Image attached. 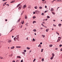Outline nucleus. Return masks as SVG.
<instances>
[{
    "mask_svg": "<svg viewBox=\"0 0 62 62\" xmlns=\"http://www.w3.org/2000/svg\"><path fill=\"white\" fill-rule=\"evenodd\" d=\"M21 8H22V6L20 5L18 8V9L20 10V9H21Z\"/></svg>",
    "mask_w": 62,
    "mask_h": 62,
    "instance_id": "f257e3e1",
    "label": "nucleus"
},
{
    "mask_svg": "<svg viewBox=\"0 0 62 62\" xmlns=\"http://www.w3.org/2000/svg\"><path fill=\"white\" fill-rule=\"evenodd\" d=\"M26 7V5H24L23 7V9H24Z\"/></svg>",
    "mask_w": 62,
    "mask_h": 62,
    "instance_id": "f03ea898",
    "label": "nucleus"
},
{
    "mask_svg": "<svg viewBox=\"0 0 62 62\" xmlns=\"http://www.w3.org/2000/svg\"><path fill=\"white\" fill-rule=\"evenodd\" d=\"M11 40H9L8 42V43H10V42H11Z\"/></svg>",
    "mask_w": 62,
    "mask_h": 62,
    "instance_id": "7ed1b4c3",
    "label": "nucleus"
},
{
    "mask_svg": "<svg viewBox=\"0 0 62 62\" xmlns=\"http://www.w3.org/2000/svg\"><path fill=\"white\" fill-rule=\"evenodd\" d=\"M25 19H27V15H25Z\"/></svg>",
    "mask_w": 62,
    "mask_h": 62,
    "instance_id": "20e7f679",
    "label": "nucleus"
},
{
    "mask_svg": "<svg viewBox=\"0 0 62 62\" xmlns=\"http://www.w3.org/2000/svg\"><path fill=\"white\" fill-rule=\"evenodd\" d=\"M57 1V2H62V0H58Z\"/></svg>",
    "mask_w": 62,
    "mask_h": 62,
    "instance_id": "39448f33",
    "label": "nucleus"
},
{
    "mask_svg": "<svg viewBox=\"0 0 62 62\" xmlns=\"http://www.w3.org/2000/svg\"><path fill=\"white\" fill-rule=\"evenodd\" d=\"M6 3H7V2H6L3 4V6H5V5H6Z\"/></svg>",
    "mask_w": 62,
    "mask_h": 62,
    "instance_id": "423d86ee",
    "label": "nucleus"
},
{
    "mask_svg": "<svg viewBox=\"0 0 62 62\" xmlns=\"http://www.w3.org/2000/svg\"><path fill=\"white\" fill-rule=\"evenodd\" d=\"M17 58H21V57L20 56H17Z\"/></svg>",
    "mask_w": 62,
    "mask_h": 62,
    "instance_id": "0eeeda50",
    "label": "nucleus"
},
{
    "mask_svg": "<svg viewBox=\"0 0 62 62\" xmlns=\"http://www.w3.org/2000/svg\"><path fill=\"white\" fill-rule=\"evenodd\" d=\"M52 57H54V53H52Z\"/></svg>",
    "mask_w": 62,
    "mask_h": 62,
    "instance_id": "6e6552de",
    "label": "nucleus"
},
{
    "mask_svg": "<svg viewBox=\"0 0 62 62\" xmlns=\"http://www.w3.org/2000/svg\"><path fill=\"white\" fill-rule=\"evenodd\" d=\"M21 23L22 24H23L24 23V21H23V20L22 21Z\"/></svg>",
    "mask_w": 62,
    "mask_h": 62,
    "instance_id": "1a4fd4ad",
    "label": "nucleus"
},
{
    "mask_svg": "<svg viewBox=\"0 0 62 62\" xmlns=\"http://www.w3.org/2000/svg\"><path fill=\"white\" fill-rule=\"evenodd\" d=\"M51 11H54V9L53 8H51Z\"/></svg>",
    "mask_w": 62,
    "mask_h": 62,
    "instance_id": "9d476101",
    "label": "nucleus"
},
{
    "mask_svg": "<svg viewBox=\"0 0 62 62\" xmlns=\"http://www.w3.org/2000/svg\"><path fill=\"white\" fill-rule=\"evenodd\" d=\"M33 31H34V32H36V31H37V30H36V29H34L33 30Z\"/></svg>",
    "mask_w": 62,
    "mask_h": 62,
    "instance_id": "9b49d317",
    "label": "nucleus"
},
{
    "mask_svg": "<svg viewBox=\"0 0 62 62\" xmlns=\"http://www.w3.org/2000/svg\"><path fill=\"white\" fill-rule=\"evenodd\" d=\"M53 58H54V57H51V60H52V59H53Z\"/></svg>",
    "mask_w": 62,
    "mask_h": 62,
    "instance_id": "f8f14e48",
    "label": "nucleus"
},
{
    "mask_svg": "<svg viewBox=\"0 0 62 62\" xmlns=\"http://www.w3.org/2000/svg\"><path fill=\"white\" fill-rule=\"evenodd\" d=\"M20 5V4H18L17 6V8L19 7Z\"/></svg>",
    "mask_w": 62,
    "mask_h": 62,
    "instance_id": "ddd939ff",
    "label": "nucleus"
},
{
    "mask_svg": "<svg viewBox=\"0 0 62 62\" xmlns=\"http://www.w3.org/2000/svg\"><path fill=\"white\" fill-rule=\"evenodd\" d=\"M16 48H21V46H16Z\"/></svg>",
    "mask_w": 62,
    "mask_h": 62,
    "instance_id": "4468645a",
    "label": "nucleus"
},
{
    "mask_svg": "<svg viewBox=\"0 0 62 62\" xmlns=\"http://www.w3.org/2000/svg\"><path fill=\"white\" fill-rule=\"evenodd\" d=\"M36 23V21H34L33 22V23Z\"/></svg>",
    "mask_w": 62,
    "mask_h": 62,
    "instance_id": "2eb2a0df",
    "label": "nucleus"
},
{
    "mask_svg": "<svg viewBox=\"0 0 62 62\" xmlns=\"http://www.w3.org/2000/svg\"><path fill=\"white\" fill-rule=\"evenodd\" d=\"M49 46V47H52V46H53V45H50Z\"/></svg>",
    "mask_w": 62,
    "mask_h": 62,
    "instance_id": "dca6fc26",
    "label": "nucleus"
},
{
    "mask_svg": "<svg viewBox=\"0 0 62 62\" xmlns=\"http://www.w3.org/2000/svg\"><path fill=\"white\" fill-rule=\"evenodd\" d=\"M34 8H35V9H37V8H38V7L37 6H35V7Z\"/></svg>",
    "mask_w": 62,
    "mask_h": 62,
    "instance_id": "f3484780",
    "label": "nucleus"
},
{
    "mask_svg": "<svg viewBox=\"0 0 62 62\" xmlns=\"http://www.w3.org/2000/svg\"><path fill=\"white\" fill-rule=\"evenodd\" d=\"M61 24H58V26H61Z\"/></svg>",
    "mask_w": 62,
    "mask_h": 62,
    "instance_id": "a211bd4d",
    "label": "nucleus"
},
{
    "mask_svg": "<svg viewBox=\"0 0 62 62\" xmlns=\"http://www.w3.org/2000/svg\"><path fill=\"white\" fill-rule=\"evenodd\" d=\"M47 19H49L50 18V16H47Z\"/></svg>",
    "mask_w": 62,
    "mask_h": 62,
    "instance_id": "6ab92c4d",
    "label": "nucleus"
},
{
    "mask_svg": "<svg viewBox=\"0 0 62 62\" xmlns=\"http://www.w3.org/2000/svg\"><path fill=\"white\" fill-rule=\"evenodd\" d=\"M14 46H13L11 47V48L12 49H14Z\"/></svg>",
    "mask_w": 62,
    "mask_h": 62,
    "instance_id": "aec40b11",
    "label": "nucleus"
},
{
    "mask_svg": "<svg viewBox=\"0 0 62 62\" xmlns=\"http://www.w3.org/2000/svg\"><path fill=\"white\" fill-rule=\"evenodd\" d=\"M26 25L27 26H28V23H26Z\"/></svg>",
    "mask_w": 62,
    "mask_h": 62,
    "instance_id": "412c9836",
    "label": "nucleus"
},
{
    "mask_svg": "<svg viewBox=\"0 0 62 62\" xmlns=\"http://www.w3.org/2000/svg\"><path fill=\"white\" fill-rule=\"evenodd\" d=\"M58 39H61V38L60 37H58Z\"/></svg>",
    "mask_w": 62,
    "mask_h": 62,
    "instance_id": "4be33fe9",
    "label": "nucleus"
},
{
    "mask_svg": "<svg viewBox=\"0 0 62 62\" xmlns=\"http://www.w3.org/2000/svg\"><path fill=\"white\" fill-rule=\"evenodd\" d=\"M42 62L44 61V58H43L42 59Z\"/></svg>",
    "mask_w": 62,
    "mask_h": 62,
    "instance_id": "5701e85b",
    "label": "nucleus"
},
{
    "mask_svg": "<svg viewBox=\"0 0 62 62\" xmlns=\"http://www.w3.org/2000/svg\"><path fill=\"white\" fill-rule=\"evenodd\" d=\"M48 30H49V29H47L46 30V32H48Z\"/></svg>",
    "mask_w": 62,
    "mask_h": 62,
    "instance_id": "b1692460",
    "label": "nucleus"
},
{
    "mask_svg": "<svg viewBox=\"0 0 62 62\" xmlns=\"http://www.w3.org/2000/svg\"><path fill=\"white\" fill-rule=\"evenodd\" d=\"M52 13L53 14H54V15L55 14H54V12H52Z\"/></svg>",
    "mask_w": 62,
    "mask_h": 62,
    "instance_id": "393cba45",
    "label": "nucleus"
},
{
    "mask_svg": "<svg viewBox=\"0 0 62 62\" xmlns=\"http://www.w3.org/2000/svg\"><path fill=\"white\" fill-rule=\"evenodd\" d=\"M42 37H43V38H44V37H45V35H42Z\"/></svg>",
    "mask_w": 62,
    "mask_h": 62,
    "instance_id": "a878e982",
    "label": "nucleus"
},
{
    "mask_svg": "<svg viewBox=\"0 0 62 62\" xmlns=\"http://www.w3.org/2000/svg\"><path fill=\"white\" fill-rule=\"evenodd\" d=\"M28 8H31V6H29Z\"/></svg>",
    "mask_w": 62,
    "mask_h": 62,
    "instance_id": "bb28decb",
    "label": "nucleus"
},
{
    "mask_svg": "<svg viewBox=\"0 0 62 62\" xmlns=\"http://www.w3.org/2000/svg\"><path fill=\"white\" fill-rule=\"evenodd\" d=\"M20 20H21V18H19L18 20V22H20Z\"/></svg>",
    "mask_w": 62,
    "mask_h": 62,
    "instance_id": "cd10ccee",
    "label": "nucleus"
},
{
    "mask_svg": "<svg viewBox=\"0 0 62 62\" xmlns=\"http://www.w3.org/2000/svg\"><path fill=\"white\" fill-rule=\"evenodd\" d=\"M43 49H42L41 51V52H43Z\"/></svg>",
    "mask_w": 62,
    "mask_h": 62,
    "instance_id": "c85d7f7f",
    "label": "nucleus"
},
{
    "mask_svg": "<svg viewBox=\"0 0 62 62\" xmlns=\"http://www.w3.org/2000/svg\"><path fill=\"white\" fill-rule=\"evenodd\" d=\"M27 49H28V50H29V49H30V48L29 47H27Z\"/></svg>",
    "mask_w": 62,
    "mask_h": 62,
    "instance_id": "c756f323",
    "label": "nucleus"
},
{
    "mask_svg": "<svg viewBox=\"0 0 62 62\" xmlns=\"http://www.w3.org/2000/svg\"><path fill=\"white\" fill-rule=\"evenodd\" d=\"M33 19H35V18H36V16H34L33 17Z\"/></svg>",
    "mask_w": 62,
    "mask_h": 62,
    "instance_id": "7c9ffc66",
    "label": "nucleus"
},
{
    "mask_svg": "<svg viewBox=\"0 0 62 62\" xmlns=\"http://www.w3.org/2000/svg\"><path fill=\"white\" fill-rule=\"evenodd\" d=\"M17 38H16V39H19V37H16Z\"/></svg>",
    "mask_w": 62,
    "mask_h": 62,
    "instance_id": "2f4dec72",
    "label": "nucleus"
},
{
    "mask_svg": "<svg viewBox=\"0 0 62 62\" xmlns=\"http://www.w3.org/2000/svg\"><path fill=\"white\" fill-rule=\"evenodd\" d=\"M41 15H44V13H42Z\"/></svg>",
    "mask_w": 62,
    "mask_h": 62,
    "instance_id": "473e14b6",
    "label": "nucleus"
},
{
    "mask_svg": "<svg viewBox=\"0 0 62 62\" xmlns=\"http://www.w3.org/2000/svg\"><path fill=\"white\" fill-rule=\"evenodd\" d=\"M56 34H58V35H59V33H58L57 32H56Z\"/></svg>",
    "mask_w": 62,
    "mask_h": 62,
    "instance_id": "72a5a7b5",
    "label": "nucleus"
},
{
    "mask_svg": "<svg viewBox=\"0 0 62 62\" xmlns=\"http://www.w3.org/2000/svg\"><path fill=\"white\" fill-rule=\"evenodd\" d=\"M36 61V59H35L33 61V62H35V61Z\"/></svg>",
    "mask_w": 62,
    "mask_h": 62,
    "instance_id": "f704fd0d",
    "label": "nucleus"
},
{
    "mask_svg": "<svg viewBox=\"0 0 62 62\" xmlns=\"http://www.w3.org/2000/svg\"><path fill=\"white\" fill-rule=\"evenodd\" d=\"M22 53L23 54H25V53H24V52H23Z\"/></svg>",
    "mask_w": 62,
    "mask_h": 62,
    "instance_id": "c9c22d12",
    "label": "nucleus"
},
{
    "mask_svg": "<svg viewBox=\"0 0 62 62\" xmlns=\"http://www.w3.org/2000/svg\"><path fill=\"white\" fill-rule=\"evenodd\" d=\"M53 26H55V27H56V25L54 24H53Z\"/></svg>",
    "mask_w": 62,
    "mask_h": 62,
    "instance_id": "e433bc0d",
    "label": "nucleus"
},
{
    "mask_svg": "<svg viewBox=\"0 0 62 62\" xmlns=\"http://www.w3.org/2000/svg\"><path fill=\"white\" fill-rule=\"evenodd\" d=\"M39 8L40 9H42V7H39Z\"/></svg>",
    "mask_w": 62,
    "mask_h": 62,
    "instance_id": "4c0bfd02",
    "label": "nucleus"
},
{
    "mask_svg": "<svg viewBox=\"0 0 62 62\" xmlns=\"http://www.w3.org/2000/svg\"><path fill=\"white\" fill-rule=\"evenodd\" d=\"M24 51L25 52H26V50H24Z\"/></svg>",
    "mask_w": 62,
    "mask_h": 62,
    "instance_id": "58836bf2",
    "label": "nucleus"
},
{
    "mask_svg": "<svg viewBox=\"0 0 62 62\" xmlns=\"http://www.w3.org/2000/svg\"><path fill=\"white\" fill-rule=\"evenodd\" d=\"M33 41H35V39L33 38Z\"/></svg>",
    "mask_w": 62,
    "mask_h": 62,
    "instance_id": "ea45409f",
    "label": "nucleus"
},
{
    "mask_svg": "<svg viewBox=\"0 0 62 62\" xmlns=\"http://www.w3.org/2000/svg\"><path fill=\"white\" fill-rule=\"evenodd\" d=\"M12 30H13V29L11 30L10 32H12Z\"/></svg>",
    "mask_w": 62,
    "mask_h": 62,
    "instance_id": "a19ab883",
    "label": "nucleus"
},
{
    "mask_svg": "<svg viewBox=\"0 0 62 62\" xmlns=\"http://www.w3.org/2000/svg\"><path fill=\"white\" fill-rule=\"evenodd\" d=\"M15 39H16V37H15V38L14 39V40L15 41V40H15Z\"/></svg>",
    "mask_w": 62,
    "mask_h": 62,
    "instance_id": "79ce46f5",
    "label": "nucleus"
},
{
    "mask_svg": "<svg viewBox=\"0 0 62 62\" xmlns=\"http://www.w3.org/2000/svg\"><path fill=\"white\" fill-rule=\"evenodd\" d=\"M39 47H40V48H41V45L39 44Z\"/></svg>",
    "mask_w": 62,
    "mask_h": 62,
    "instance_id": "37998d69",
    "label": "nucleus"
},
{
    "mask_svg": "<svg viewBox=\"0 0 62 62\" xmlns=\"http://www.w3.org/2000/svg\"><path fill=\"white\" fill-rule=\"evenodd\" d=\"M59 7H58L57 8V10H58V8H59Z\"/></svg>",
    "mask_w": 62,
    "mask_h": 62,
    "instance_id": "c03bdc74",
    "label": "nucleus"
},
{
    "mask_svg": "<svg viewBox=\"0 0 62 62\" xmlns=\"http://www.w3.org/2000/svg\"><path fill=\"white\" fill-rule=\"evenodd\" d=\"M61 46H62V45H59V46H60V47H61Z\"/></svg>",
    "mask_w": 62,
    "mask_h": 62,
    "instance_id": "a18cd8bd",
    "label": "nucleus"
},
{
    "mask_svg": "<svg viewBox=\"0 0 62 62\" xmlns=\"http://www.w3.org/2000/svg\"><path fill=\"white\" fill-rule=\"evenodd\" d=\"M54 1H52L51 2L52 3H54Z\"/></svg>",
    "mask_w": 62,
    "mask_h": 62,
    "instance_id": "49530a36",
    "label": "nucleus"
},
{
    "mask_svg": "<svg viewBox=\"0 0 62 62\" xmlns=\"http://www.w3.org/2000/svg\"><path fill=\"white\" fill-rule=\"evenodd\" d=\"M37 12V13H38V11H36V12Z\"/></svg>",
    "mask_w": 62,
    "mask_h": 62,
    "instance_id": "de8ad7c7",
    "label": "nucleus"
},
{
    "mask_svg": "<svg viewBox=\"0 0 62 62\" xmlns=\"http://www.w3.org/2000/svg\"><path fill=\"white\" fill-rule=\"evenodd\" d=\"M57 49H58L57 48H55V50H57Z\"/></svg>",
    "mask_w": 62,
    "mask_h": 62,
    "instance_id": "09e8293b",
    "label": "nucleus"
},
{
    "mask_svg": "<svg viewBox=\"0 0 62 62\" xmlns=\"http://www.w3.org/2000/svg\"><path fill=\"white\" fill-rule=\"evenodd\" d=\"M59 39H58L57 40V42H59Z\"/></svg>",
    "mask_w": 62,
    "mask_h": 62,
    "instance_id": "8fccbe9b",
    "label": "nucleus"
},
{
    "mask_svg": "<svg viewBox=\"0 0 62 62\" xmlns=\"http://www.w3.org/2000/svg\"><path fill=\"white\" fill-rule=\"evenodd\" d=\"M23 62V60H21V62Z\"/></svg>",
    "mask_w": 62,
    "mask_h": 62,
    "instance_id": "3c124183",
    "label": "nucleus"
},
{
    "mask_svg": "<svg viewBox=\"0 0 62 62\" xmlns=\"http://www.w3.org/2000/svg\"><path fill=\"white\" fill-rule=\"evenodd\" d=\"M40 29H43V28H40Z\"/></svg>",
    "mask_w": 62,
    "mask_h": 62,
    "instance_id": "603ef678",
    "label": "nucleus"
},
{
    "mask_svg": "<svg viewBox=\"0 0 62 62\" xmlns=\"http://www.w3.org/2000/svg\"><path fill=\"white\" fill-rule=\"evenodd\" d=\"M19 35H18L16 36V37H19Z\"/></svg>",
    "mask_w": 62,
    "mask_h": 62,
    "instance_id": "864d4df0",
    "label": "nucleus"
},
{
    "mask_svg": "<svg viewBox=\"0 0 62 62\" xmlns=\"http://www.w3.org/2000/svg\"><path fill=\"white\" fill-rule=\"evenodd\" d=\"M7 21H8V20L7 19H5V21L6 22H7Z\"/></svg>",
    "mask_w": 62,
    "mask_h": 62,
    "instance_id": "5fc2aeb1",
    "label": "nucleus"
},
{
    "mask_svg": "<svg viewBox=\"0 0 62 62\" xmlns=\"http://www.w3.org/2000/svg\"><path fill=\"white\" fill-rule=\"evenodd\" d=\"M12 54H11L10 55V56H12Z\"/></svg>",
    "mask_w": 62,
    "mask_h": 62,
    "instance_id": "6e6d98bb",
    "label": "nucleus"
},
{
    "mask_svg": "<svg viewBox=\"0 0 62 62\" xmlns=\"http://www.w3.org/2000/svg\"><path fill=\"white\" fill-rule=\"evenodd\" d=\"M47 20H48L47 19H45V20L46 21H47Z\"/></svg>",
    "mask_w": 62,
    "mask_h": 62,
    "instance_id": "4d7b16f0",
    "label": "nucleus"
},
{
    "mask_svg": "<svg viewBox=\"0 0 62 62\" xmlns=\"http://www.w3.org/2000/svg\"><path fill=\"white\" fill-rule=\"evenodd\" d=\"M23 12H24V11H23L22 12V13H23Z\"/></svg>",
    "mask_w": 62,
    "mask_h": 62,
    "instance_id": "13d9d810",
    "label": "nucleus"
},
{
    "mask_svg": "<svg viewBox=\"0 0 62 62\" xmlns=\"http://www.w3.org/2000/svg\"><path fill=\"white\" fill-rule=\"evenodd\" d=\"M40 44H42V43L41 42L40 43Z\"/></svg>",
    "mask_w": 62,
    "mask_h": 62,
    "instance_id": "bf43d9fd",
    "label": "nucleus"
},
{
    "mask_svg": "<svg viewBox=\"0 0 62 62\" xmlns=\"http://www.w3.org/2000/svg\"><path fill=\"white\" fill-rule=\"evenodd\" d=\"M22 26H23V25H21V28H22Z\"/></svg>",
    "mask_w": 62,
    "mask_h": 62,
    "instance_id": "052dcab7",
    "label": "nucleus"
},
{
    "mask_svg": "<svg viewBox=\"0 0 62 62\" xmlns=\"http://www.w3.org/2000/svg\"><path fill=\"white\" fill-rule=\"evenodd\" d=\"M1 59H3V57H1Z\"/></svg>",
    "mask_w": 62,
    "mask_h": 62,
    "instance_id": "680f3d73",
    "label": "nucleus"
},
{
    "mask_svg": "<svg viewBox=\"0 0 62 62\" xmlns=\"http://www.w3.org/2000/svg\"><path fill=\"white\" fill-rule=\"evenodd\" d=\"M12 2H13V3H14V2L15 1H14V0H13L12 1Z\"/></svg>",
    "mask_w": 62,
    "mask_h": 62,
    "instance_id": "e2e57ef3",
    "label": "nucleus"
},
{
    "mask_svg": "<svg viewBox=\"0 0 62 62\" xmlns=\"http://www.w3.org/2000/svg\"><path fill=\"white\" fill-rule=\"evenodd\" d=\"M18 61H19V60H17L16 61V62H18Z\"/></svg>",
    "mask_w": 62,
    "mask_h": 62,
    "instance_id": "0e129e2a",
    "label": "nucleus"
},
{
    "mask_svg": "<svg viewBox=\"0 0 62 62\" xmlns=\"http://www.w3.org/2000/svg\"><path fill=\"white\" fill-rule=\"evenodd\" d=\"M45 8H47V6H45Z\"/></svg>",
    "mask_w": 62,
    "mask_h": 62,
    "instance_id": "69168bd1",
    "label": "nucleus"
},
{
    "mask_svg": "<svg viewBox=\"0 0 62 62\" xmlns=\"http://www.w3.org/2000/svg\"><path fill=\"white\" fill-rule=\"evenodd\" d=\"M13 62H15V61H13Z\"/></svg>",
    "mask_w": 62,
    "mask_h": 62,
    "instance_id": "338daca9",
    "label": "nucleus"
},
{
    "mask_svg": "<svg viewBox=\"0 0 62 62\" xmlns=\"http://www.w3.org/2000/svg\"><path fill=\"white\" fill-rule=\"evenodd\" d=\"M61 51H62V48L61 49Z\"/></svg>",
    "mask_w": 62,
    "mask_h": 62,
    "instance_id": "774afa93",
    "label": "nucleus"
}]
</instances>
